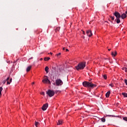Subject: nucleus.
Segmentation results:
<instances>
[{"mask_svg":"<svg viewBox=\"0 0 127 127\" xmlns=\"http://www.w3.org/2000/svg\"><path fill=\"white\" fill-rule=\"evenodd\" d=\"M121 17L122 18V19H125V18L127 17V14L123 13L122 15H121Z\"/></svg>","mask_w":127,"mask_h":127,"instance_id":"1a4fd4ad","label":"nucleus"},{"mask_svg":"<svg viewBox=\"0 0 127 127\" xmlns=\"http://www.w3.org/2000/svg\"><path fill=\"white\" fill-rule=\"evenodd\" d=\"M112 56H114V57H116L117 56V55L118 54V53L117 52V51H115V52H113L111 53Z\"/></svg>","mask_w":127,"mask_h":127,"instance_id":"9d476101","label":"nucleus"},{"mask_svg":"<svg viewBox=\"0 0 127 127\" xmlns=\"http://www.w3.org/2000/svg\"><path fill=\"white\" fill-rule=\"evenodd\" d=\"M31 69V66H29L26 69V72H29L30 70Z\"/></svg>","mask_w":127,"mask_h":127,"instance_id":"ddd939ff","label":"nucleus"},{"mask_svg":"<svg viewBox=\"0 0 127 127\" xmlns=\"http://www.w3.org/2000/svg\"><path fill=\"white\" fill-rule=\"evenodd\" d=\"M35 126L36 127H38V125H39V123L37 122H35Z\"/></svg>","mask_w":127,"mask_h":127,"instance_id":"5701e85b","label":"nucleus"},{"mask_svg":"<svg viewBox=\"0 0 127 127\" xmlns=\"http://www.w3.org/2000/svg\"><path fill=\"white\" fill-rule=\"evenodd\" d=\"M86 34L87 36L89 37H91V36H93V33H92V31L91 30H88L86 31Z\"/></svg>","mask_w":127,"mask_h":127,"instance_id":"423d86ee","label":"nucleus"},{"mask_svg":"<svg viewBox=\"0 0 127 127\" xmlns=\"http://www.w3.org/2000/svg\"><path fill=\"white\" fill-rule=\"evenodd\" d=\"M126 14H127V11H126Z\"/></svg>","mask_w":127,"mask_h":127,"instance_id":"a19ab883","label":"nucleus"},{"mask_svg":"<svg viewBox=\"0 0 127 127\" xmlns=\"http://www.w3.org/2000/svg\"><path fill=\"white\" fill-rule=\"evenodd\" d=\"M82 33L84 35H86V33L84 31H82Z\"/></svg>","mask_w":127,"mask_h":127,"instance_id":"c756f323","label":"nucleus"},{"mask_svg":"<svg viewBox=\"0 0 127 127\" xmlns=\"http://www.w3.org/2000/svg\"><path fill=\"white\" fill-rule=\"evenodd\" d=\"M32 85H34V82H32Z\"/></svg>","mask_w":127,"mask_h":127,"instance_id":"4c0bfd02","label":"nucleus"},{"mask_svg":"<svg viewBox=\"0 0 127 127\" xmlns=\"http://www.w3.org/2000/svg\"><path fill=\"white\" fill-rule=\"evenodd\" d=\"M109 86H110V87H114V84H113V83L110 84Z\"/></svg>","mask_w":127,"mask_h":127,"instance_id":"bb28decb","label":"nucleus"},{"mask_svg":"<svg viewBox=\"0 0 127 127\" xmlns=\"http://www.w3.org/2000/svg\"><path fill=\"white\" fill-rule=\"evenodd\" d=\"M96 87H97V85L94 84L92 82H90L88 88H89V89H94V88H96Z\"/></svg>","mask_w":127,"mask_h":127,"instance_id":"39448f33","label":"nucleus"},{"mask_svg":"<svg viewBox=\"0 0 127 127\" xmlns=\"http://www.w3.org/2000/svg\"><path fill=\"white\" fill-rule=\"evenodd\" d=\"M111 94V91H108L107 92V93L106 94V98H109V97H110V95Z\"/></svg>","mask_w":127,"mask_h":127,"instance_id":"9b49d317","label":"nucleus"},{"mask_svg":"<svg viewBox=\"0 0 127 127\" xmlns=\"http://www.w3.org/2000/svg\"><path fill=\"white\" fill-rule=\"evenodd\" d=\"M103 78H104V79H105V80H107L108 77L107 76L106 74H104V75H103Z\"/></svg>","mask_w":127,"mask_h":127,"instance_id":"412c9836","label":"nucleus"},{"mask_svg":"<svg viewBox=\"0 0 127 127\" xmlns=\"http://www.w3.org/2000/svg\"><path fill=\"white\" fill-rule=\"evenodd\" d=\"M63 50H65V48H63Z\"/></svg>","mask_w":127,"mask_h":127,"instance_id":"e433bc0d","label":"nucleus"},{"mask_svg":"<svg viewBox=\"0 0 127 127\" xmlns=\"http://www.w3.org/2000/svg\"><path fill=\"white\" fill-rule=\"evenodd\" d=\"M114 15L116 16V19L115 20V21H116L117 23L119 24L121 22V14L118 11H115L114 13H113Z\"/></svg>","mask_w":127,"mask_h":127,"instance_id":"f03ea898","label":"nucleus"},{"mask_svg":"<svg viewBox=\"0 0 127 127\" xmlns=\"http://www.w3.org/2000/svg\"><path fill=\"white\" fill-rule=\"evenodd\" d=\"M6 82V80H3V84H5Z\"/></svg>","mask_w":127,"mask_h":127,"instance_id":"473e14b6","label":"nucleus"},{"mask_svg":"<svg viewBox=\"0 0 127 127\" xmlns=\"http://www.w3.org/2000/svg\"><path fill=\"white\" fill-rule=\"evenodd\" d=\"M83 86L86 88H88L89 85L90 84V82L88 81H84L82 83Z\"/></svg>","mask_w":127,"mask_h":127,"instance_id":"0eeeda50","label":"nucleus"},{"mask_svg":"<svg viewBox=\"0 0 127 127\" xmlns=\"http://www.w3.org/2000/svg\"><path fill=\"white\" fill-rule=\"evenodd\" d=\"M108 51H111V49H108Z\"/></svg>","mask_w":127,"mask_h":127,"instance_id":"58836bf2","label":"nucleus"},{"mask_svg":"<svg viewBox=\"0 0 127 127\" xmlns=\"http://www.w3.org/2000/svg\"><path fill=\"white\" fill-rule=\"evenodd\" d=\"M47 83H48V81H47Z\"/></svg>","mask_w":127,"mask_h":127,"instance_id":"a18cd8bd","label":"nucleus"},{"mask_svg":"<svg viewBox=\"0 0 127 127\" xmlns=\"http://www.w3.org/2000/svg\"><path fill=\"white\" fill-rule=\"evenodd\" d=\"M86 67V62H82L78 64L75 66L76 70H83Z\"/></svg>","mask_w":127,"mask_h":127,"instance_id":"f257e3e1","label":"nucleus"},{"mask_svg":"<svg viewBox=\"0 0 127 127\" xmlns=\"http://www.w3.org/2000/svg\"><path fill=\"white\" fill-rule=\"evenodd\" d=\"M122 70H126V67H122Z\"/></svg>","mask_w":127,"mask_h":127,"instance_id":"f704fd0d","label":"nucleus"},{"mask_svg":"<svg viewBox=\"0 0 127 127\" xmlns=\"http://www.w3.org/2000/svg\"><path fill=\"white\" fill-rule=\"evenodd\" d=\"M125 83L126 85H127V79L125 80Z\"/></svg>","mask_w":127,"mask_h":127,"instance_id":"cd10ccee","label":"nucleus"},{"mask_svg":"<svg viewBox=\"0 0 127 127\" xmlns=\"http://www.w3.org/2000/svg\"><path fill=\"white\" fill-rule=\"evenodd\" d=\"M1 91H2V87H0V98L1 97Z\"/></svg>","mask_w":127,"mask_h":127,"instance_id":"aec40b11","label":"nucleus"},{"mask_svg":"<svg viewBox=\"0 0 127 127\" xmlns=\"http://www.w3.org/2000/svg\"><path fill=\"white\" fill-rule=\"evenodd\" d=\"M122 95H123V96H124V97L125 98H127V93H126V92H123V93H122Z\"/></svg>","mask_w":127,"mask_h":127,"instance_id":"4468645a","label":"nucleus"},{"mask_svg":"<svg viewBox=\"0 0 127 127\" xmlns=\"http://www.w3.org/2000/svg\"><path fill=\"white\" fill-rule=\"evenodd\" d=\"M60 55H61V53H59V54H57V57H58L59 58V57L60 56Z\"/></svg>","mask_w":127,"mask_h":127,"instance_id":"393cba45","label":"nucleus"},{"mask_svg":"<svg viewBox=\"0 0 127 127\" xmlns=\"http://www.w3.org/2000/svg\"><path fill=\"white\" fill-rule=\"evenodd\" d=\"M82 38H83V39L85 38V36H83Z\"/></svg>","mask_w":127,"mask_h":127,"instance_id":"37998d69","label":"nucleus"},{"mask_svg":"<svg viewBox=\"0 0 127 127\" xmlns=\"http://www.w3.org/2000/svg\"><path fill=\"white\" fill-rule=\"evenodd\" d=\"M101 121L103 122V123H105V122H106V119L102 118L101 119Z\"/></svg>","mask_w":127,"mask_h":127,"instance_id":"4be33fe9","label":"nucleus"},{"mask_svg":"<svg viewBox=\"0 0 127 127\" xmlns=\"http://www.w3.org/2000/svg\"><path fill=\"white\" fill-rule=\"evenodd\" d=\"M56 86H62L63 85V81L60 79H57L56 80V83H54V85H56Z\"/></svg>","mask_w":127,"mask_h":127,"instance_id":"7ed1b4c3","label":"nucleus"},{"mask_svg":"<svg viewBox=\"0 0 127 127\" xmlns=\"http://www.w3.org/2000/svg\"><path fill=\"white\" fill-rule=\"evenodd\" d=\"M125 72H127V65L125 67Z\"/></svg>","mask_w":127,"mask_h":127,"instance_id":"c85d7f7f","label":"nucleus"},{"mask_svg":"<svg viewBox=\"0 0 127 127\" xmlns=\"http://www.w3.org/2000/svg\"><path fill=\"white\" fill-rule=\"evenodd\" d=\"M48 70H49V67H48V66H46L45 70L46 71V73H48Z\"/></svg>","mask_w":127,"mask_h":127,"instance_id":"2eb2a0df","label":"nucleus"},{"mask_svg":"<svg viewBox=\"0 0 127 127\" xmlns=\"http://www.w3.org/2000/svg\"><path fill=\"white\" fill-rule=\"evenodd\" d=\"M62 123H63L62 120H59L58 122H57L58 126L62 125Z\"/></svg>","mask_w":127,"mask_h":127,"instance_id":"f8f14e48","label":"nucleus"},{"mask_svg":"<svg viewBox=\"0 0 127 127\" xmlns=\"http://www.w3.org/2000/svg\"><path fill=\"white\" fill-rule=\"evenodd\" d=\"M47 95H48V96H49L50 97H53V96H54V95H55V92H54L53 90H49L47 92Z\"/></svg>","mask_w":127,"mask_h":127,"instance_id":"20e7f679","label":"nucleus"},{"mask_svg":"<svg viewBox=\"0 0 127 127\" xmlns=\"http://www.w3.org/2000/svg\"><path fill=\"white\" fill-rule=\"evenodd\" d=\"M12 81V78H10L9 79V83H11Z\"/></svg>","mask_w":127,"mask_h":127,"instance_id":"7c9ffc66","label":"nucleus"},{"mask_svg":"<svg viewBox=\"0 0 127 127\" xmlns=\"http://www.w3.org/2000/svg\"><path fill=\"white\" fill-rule=\"evenodd\" d=\"M47 80H48V78H45L43 80L42 82L43 83H47Z\"/></svg>","mask_w":127,"mask_h":127,"instance_id":"f3484780","label":"nucleus"},{"mask_svg":"<svg viewBox=\"0 0 127 127\" xmlns=\"http://www.w3.org/2000/svg\"><path fill=\"white\" fill-rule=\"evenodd\" d=\"M42 60H43V59H42V58L40 59V61H42Z\"/></svg>","mask_w":127,"mask_h":127,"instance_id":"c9c22d12","label":"nucleus"},{"mask_svg":"<svg viewBox=\"0 0 127 127\" xmlns=\"http://www.w3.org/2000/svg\"><path fill=\"white\" fill-rule=\"evenodd\" d=\"M65 51H66V52H68V51H69V50H68V49H66Z\"/></svg>","mask_w":127,"mask_h":127,"instance_id":"72a5a7b5","label":"nucleus"},{"mask_svg":"<svg viewBox=\"0 0 127 127\" xmlns=\"http://www.w3.org/2000/svg\"><path fill=\"white\" fill-rule=\"evenodd\" d=\"M110 18H111L112 20H115V17L110 16Z\"/></svg>","mask_w":127,"mask_h":127,"instance_id":"b1692460","label":"nucleus"},{"mask_svg":"<svg viewBox=\"0 0 127 127\" xmlns=\"http://www.w3.org/2000/svg\"><path fill=\"white\" fill-rule=\"evenodd\" d=\"M9 80V77H8L6 79V81H7V85H9V84H10V82H9V81H8Z\"/></svg>","mask_w":127,"mask_h":127,"instance_id":"dca6fc26","label":"nucleus"},{"mask_svg":"<svg viewBox=\"0 0 127 127\" xmlns=\"http://www.w3.org/2000/svg\"><path fill=\"white\" fill-rule=\"evenodd\" d=\"M48 108V103H46L42 106V109L43 110V111H46Z\"/></svg>","mask_w":127,"mask_h":127,"instance_id":"6e6552de","label":"nucleus"},{"mask_svg":"<svg viewBox=\"0 0 127 127\" xmlns=\"http://www.w3.org/2000/svg\"><path fill=\"white\" fill-rule=\"evenodd\" d=\"M47 81H48V84H51V82H50V80H49V79H48H48H47Z\"/></svg>","mask_w":127,"mask_h":127,"instance_id":"a878e982","label":"nucleus"},{"mask_svg":"<svg viewBox=\"0 0 127 127\" xmlns=\"http://www.w3.org/2000/svg\"><path fill=\"white\" fill-rule=\"evenodd\" d=\"M52 54H53V53H50V55H52Z\"/></svg>","mask_w":127,"mask_h":127,"instance_id":"ea45409f","label":"nucleus"},{"mask_svg":"<svg viewBox=\"0 0 127 127\" xmlns=\"http://www.w3.org/2000/svg\"><path fill=\"white\" fill-rule=\"evenodd\" d=\"M56 30H58V28H57Z\"/></svg>","mask_w":127,"mask_h":127,"instance_id":"79ce46f5","label":"nucleus"},{"mask_svg":"<svg viewBox=\"0 0 127 127\" xmlns=\"http://www.w3.org/2000/svg\"><path fill=\"white\" fill-rule=\"evenodd\" d=\"M48 60H50V58L47 57V58H44V61H48Z\"/></svg>","mask_w":127,"mask_h":127,"instance_id":"a211bd4d","label":"nucleus"},{"mask_svg":"<svg viewBox=\"0 0 127 127\" xmlns=\"http://www.w3.org/2000/svg\"><path fill=\"white\" fill-rule=\"evenodd\" d=\"M52 72H55L56 71V67H53L52 69Z\"/></svg>","mask_w":127,"mask_h":127,"instance_id":"6ab92c4d","label":"nucleus"},{"mask_svg":"<svg viewBox=\"0 0 127 127\" xmlns=\"http://www.w3.org/2000/svg\"><path fill=\"white\" fill-rule=\"evenodd\" d=\"M92 80V79H90V80H89V81H91Z\"/></svg>","mask_w":127,"mask_h":127,"instance_id":"c03bdc74","label":"nucleus"},{"mask_svg":"<svg viewBox=\"0 0 127 127\" xmlns=\"http://www.w3.org/2000/svg\"><path fill=\"white\" fill-rule=\"evenodd\" d=\"M41 95H42L43 96H44V95H45L44 92H42Z\"/></svg>","mask_w":127,"mask_h":127,"instance_id":"2f4dec72","label":"nucleus"}]
</instances>
